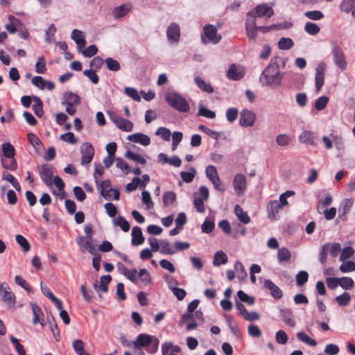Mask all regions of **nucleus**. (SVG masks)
Returning a JSON list of instances; mask_svg holds the SVG:
<instances>
[{
	"label": "nucleus",
	"instance_id": "obj_1",
	"mask_svg": "<svg viewBox=\"0 0 355 355\" xmlns=\"http://www.w3.org/2000/svg\"><path fill=\"white\" fill-rule=\"evenodd\" d=\"M277 59L271 58L268 66L261 72L259 82L263 86L275 88L281 86L285 73L280 71Z\"/></svg>",
	"mask_w": 355,
	"mask_h": 355
},
{
	"label": "nucleus",
	"instance_id": "obj_2",
	"mask_svg": "<svg viewBox=\"0 0 355 355\" xmlns=\"http://www.w3.org/2000/svg\"><path fill=\"white\" fill-rule=\"evenodd\" d=\"M132 343L135 349L140 350L141 347H146V352L153 354L158 350L159 340L155 336H150L146 334H140Z\"/></svg>",
	"mask_w": 355,
	"mask_h": 355
},
{
	"label": "nucleus",
	"instance_id": "obj_3",
	"mask_svg": "<svg viewBox=\"0 0 355 355\" xmlns=\"http://www.w3.org/2000/svg\"><path fill=\"white\" fill-rule=\"evenodd\" d=\"M165 100L173 108L180 112L186 113L190 110L189 103L178 93L171 92L167 94Z\"/></svg>",
	"mask_w": 355,
	"mask_h": 355
},
{
	"label": "nucleus",
	"instance_id": "obj_4",
	"mask_svg": "<svg viewBox=\"0 0 355 355\" xmlns=\"http://www.w3.org/2000/svg\"><path fill=\"white\" fill-rule=\"evenodd\" d=\"M331 46V53L334 58V62L341 71H345L347 67V62L345 53L341 47L336 41L330 42Z\"/></svg>",
	"mask_w": 355,
	"mask_h": 355
},
{
	"label": "nucleus",
	"instance_id": "obj_5",
	"mask_svg": "<svg viewBox=\"0 0 355 355\" xmlns=\"http://www.w3.org/2000/svg\"><path fill=\"white\" fill-rule=\"evenodd\" d=\"M201 37L204 44L211 42L216 44L221 40V36L217 34L216 28L212 24H207L204 26Z\"/></svg>",
	"mask_w": 355,
	"mask_h": 355
},
{
	"label": "nucleus",
	"instance_id": "obj_6",
	"mask_svg": "<svg viewBox=\"0 0 355 355\" xmlns=\"http://www.w3.org/2000/svg\"><path fill=\"white\" fill-rule=\"evenodd\" d=\"M107 114L110 120L119 128L120 130L125 132H130L133 128V123L128 119L120 116L118 114L112 111H108Z\"/></svg>",
	"mask_w": 355,
	"mask_h": 355
},
{
	"label": "nucleus",
	"instance_id": "obj_7",
	"mask_svg": "<svg viewBox=\"0 0 355 355\" xmlns=\"http://www.w3.org/2000/svg\"><path fill=\"white\" fill-rule=\"evenodd\" d=\"M0 294L3 302L6 304L8 309L14 308L16 303L15 294L11 291L9 285L6 282H3L0 288Z\"/></svg>",
	"mask_w": 355,
	"mask_h": 355
},
{
	"label": "nucleus",
	"instance_id": "obj_8",
	"mask_svg": "<svg viewBox=\"0 0 355 355\" xmlns=\"http://www.w3.org/2000/svg\"><path fill=\"white\" fill-rule=\"evenodd\" d=\"M37 171L44 184L47 187H51L53 184V167L51 165L44 164L37 167Z\"/></svg>",
	"mask_w": 355,
	"mask_h": 355
},
{
	"label": "nucleus",
	"instance_id": "obj_9",
	"mask_svg": "<svg viewBox=\"0 0 355 355\" xmlns=\"http://www.w3.org/2000/svg\"><path fill=\"white\" fill-rule=\"evenodd\" d=\"M326 69L327 64L323 61L320 62L315 68V84L317 92H319L324 85Z\"/></svg>",
	"mask_w": 355,
	"mask_h": 355
},
{
	"label": "nucleus",
	"instance_id": "obj_10",
	"mask_svg": "<svg viewBox=\"0 0 355 355\" xmlns=\"http://www.w3.org/2000/svg\"><path fill=\"white\" fill-rule=\"evenodd\" d=\"M81 164L86 166L89 164L94 155V148L90 143L85 142L80 147Z\"/></svg>",
	"mask_w": 355,
	"mask_h": 355
},
{
	"label": "nucleus",
	"instance_id": "obj_11",
	"mask_svg": "<svg viewBox=\"0 0 355 355\" xmlns=\"http://www.w3.org/2000/svg\"><path fill=\"white\" fill-rule=\"evenodd\" d=\"M257 116L254 112L244 109L241 112L239 124L243 127H251L254 125Z\"/></svg>",
	"mask_w": 355,
	"mask_h": 355
},
{
	"label": "nucleus",
	"instance_id": "obj_12",
	"mask_svg": "<svg viewBox=\"0 0 355 355\" xmlns=\"http://www.w3.org/2000/svg\"><path fill=\"white\" fill-rule=\"evenodd\" d=\"M234 189L237 196H242L246 190V178L243 174L237 173L233 180Z\"/></svg>",
	"mask_w": 355,
	"mask_h": 355
},
{
	"label": "nucleus",
	"instance_id": "obj_13",
	"mask_svg": "<svg viewBox=\"0 0 355 355\" xmlns=\"http://www.w3.org/2000/svg\"><path fill=\"white\" fill-rule=\"evenodd\" d=\"M318 135L314 132L310 130H304L299 136V141L301 143L313 146L318 145Z\"/></svg>",
	"mask_w": 355,
	"mask_h": 355
},
{
	"label": "nucleus",
	"instance_id": "obj_14",
	"mask_svg": "<svg viewBox=\"0 0 355 355\" xmlns=\"http://www.w3.org/2000/svg\"><path fill=\"white\" fill-rule=\"evenodd\" d=\"M245 71L242 67L232 64L227 72V77L230 80H239L243 78Z\"/></svg>",
	"mask_w": 355,
	"mask_h": 355
},
{
	"label": "nucleus",
	"instance_id": "obj_15",
	"mask_svg": "<svg viewBox=\"0 0 355 355\" xmlns=\"http://www.w3.org/2000/svg\"><path fill=\"white\" fill-rule=\"evenodd\" d=\"M167 38L172 42H178L180 38V28L176 23H171L166 30Z\"/></svg>",
	"mask_w": 355,
	"mask_h": 355
},
{
	"label": "nucleus",
	"instance_id": "obj_16",
	"mask_svg": "<svg viewBox=\"0 0 355 355\" xmlns=\"http://www.w3.org/2000/svg\"><path fill=\"white\" fill-rule=\"evenodd\" d=\"M258 17L270 18L274 15V11L272 7L268 6L266 3L259 4L255 7L254 11Z\"/></svg>",
	"mask_w": 355,
	"mask_h": 355
},
{
	"label": "nucleus",
	"instance_id": "obj_17",
	"mask_svg": "<svg viewBox=\"0 0 355 355\" xmlns=\"http://www.w3.org/2000/svg\"><path fill=\"white\" fill-rule=\"evenodd\" d=\"M127 139L132 142L140 144L143 146H148L150 144V137L143 133H135L128 135Z\"/></svg>",
	"mask_w": 355,
	"mask_h": 355
},
{
	"label": "nucleus",
	"instance_id": "obj_18",
	"mask_svg": "<svg viewBox=\"0 0 355 355\" xmlns=\"http://www.w3.org/2000/svg\"><path fill=\"white\" fill-rule=\"evenodd\" d=\"M71 39L76 42L79 51L85 48L86 40L83 33L78 29H73L71 33Z\"/></svg>",
	"mask_w": 355,
	"mask_h": 355
},
{
	"label": "nucleus",
	"instance_id": "obj_19",
	"mask_svg": "<svg viewBox=\"0 0 355 355\" xmlns=\"http://www.w3.org/2000/svg\"><path fill=\"white\" fill-rule=\"evenodd\" d=\"M264 287L270 291L271 295L275 299L282 298L283 295L282 290L270 279H266L264 281Z\"/></svg>",
	"mask_w": 355,
	"mask_h": 355
},
{
	"label": "nucleus",
	"instance_id": "obj_20",
	"mask_svg": "<svg viewBox=\"0 0 355 355\" xmlns=\"http://www.w3.org/2000/svg\"><path fill=\"white\" fill-rule=\"evenodd\" d=\"M144 240L141 229L137 226L134 227L132 230V245H139L144 242Z\"/></svg>",
	"mask_w": 355,
	"mask_h": 355
},
{
	"label": "nucleus",
	"instance_id": "obj_21",
	"mask_svg": "<svg viewBox=\"0 0 355 355\" xmlns=\"http://www.w3.org/2000/svg\"><path fill=\"white\" fill-rule=\"evenodd\" d=\"M267 208L269 218L277 220V214L279 211L283 208V207L279 204V201L274 200L268 205Z\"/></svg>",
	"mask_w": 355,
	"mask_h": 355
},
{
	"label": "nucleus",
	"instance_id": "obj_22",
	"mask_svg": "<svg viewBox=\"0 0 355 355\" xmlns=\"http://www.w3.org/2000/svg\"><path fill=\"white\" fill-rule=\"evenodd\" d=\"M98 189L100 191V193L101 196L109 200L111 198V196L110 194L109 189L111 188V182L109 180H105L101 182V183H98V185H96Z\"/></svg>",
	"mask_w": 355,
	"mask_h": 355
},
{
	"label": "nucleus",
	"instance_id": "obj_23",
	"mask_svg": "<svg viewBox=\"0 0 355 355\" xmlns=\"http://www.w3.org/2000/svg\"><path fill=\"white\" fill-rule=\"evenodd\" d=\"M31 306L32 307V311L33 313V324H37L40 322L42 326H44V324L43 323V320H41V318L44 316V314L42 313V311L41 308L37 305L36 304L31 303Z\"/></svg>",
	"mask_w": 355,
	"mask_h": 355
},
{
	"label": "nucleus",
	"instance_id": "obj_24",
	"mask_svg": "<svg viewBox=\"0 0 355 355\" xmlns=\"http://www.w3.org/2000/svg\"><path fill=\"white\" fill-rule=\"evenodd\" d=\"M279 316L288 325L291 327H294L295 325V322L293 319L291 310L288 309H281Z\"/></svg>",
	"mask_w": 355,
	"mask_h": 355
},
{
	"label": "nucleus",
	"instance_id": "obj_25",
	"mask_svg": "<svg viewBox=\"0 0 355 355\" xmlns=\"http://www.w3.org/2000/svg\"><path fill=\"white\" fill-rule=\"evenodd\" d=\"M180 352V347L174 346L171 342H165L162 345V355H168V353H175L178 354Z\"/></svg>",
	"mask_w": 355,
	"mask_h": 355
},
{
	"label": "nucleus",
	"instance_id": "obj_26",
	"mask_svg": "<svg viewBox=\"0 0 355 355\" xmlns=\"http://www.w3.org/2000/svg\"><path fill=\"white\" fill-rule=\"evenodd\" d=\"M234 213L238 219L243 224H248L250 221V218L248 213L244 211L240 205H236L234 207Z\"/></svg>",
	"mask_w": 355,
	"mask_h": 355
},
{
	"label": "nucleus",
	"instance_id": "obj_27",
	"mask_svg": "<svg viewBox=\"0 0 355 355\" xmlns=\"http://www.w3.org/2000/svg\"><path fill=\"white\" fill-rule=\"evenodd\" d=\"M137 278L144 286H148L152 282L151 275L145 268L139 270Z\"/></svg>",
	"mask_w": 355,
	"mask_h": 355
},
{
	"label": "nucleus",
	"instance_id": "obj_28",
	"mask_svg": "<svg viewBox=\"0 0 355 355\" xmlns=\"http://www.w3.org/2000/svg\"><path fill=\"white\" fill-rule=\"evenodd\" d=\"M64 99L65 101V104L69 105H75L80 103L79 96L71 92H66L64 94Z\"/></svg>",
	"mask_w": 355,
	"mask_h": 355
},
{
	"label": "nucleus",
	"instance_id": "obj_29",
	"mask_svg": "<svg viewBox=\"0 0 355 355\" xmlns=\"http://www.w3.org/2000/svg\"><path fill=\"white\" fill-rule=\"evenodd\" d=\"M112 280V277L110 275H103L100 279V286L96 284L94 285V288L98 290L100 288L103 292L107 293L108 291V284Z\"/></svg>",
	"mask_w": 355,
	"mask_h": 355
},
{
	"label": "nucleus",
	"instance_id": "obj_30",
	"mask_svg": "<svg viewBox=\"0 0 355 355\" xmlns=\"http://www.w3.org/2000/svg\"><path fill=\"white\" fill-rule=\"evenodd\" d=\"M113 224L115 226H119L121 229L127 232L130 229V225L128 221L122 216H119L116 218L113 219Z\"/></svg>",
	"mask_w": 355,
	"mask_h": 355
},
{
	"label": "nucleus",
	"instance_id": "obj_31",
	"mask_svg": "<svg viewBox=\"0 0 355 355\" xmlns=\"http://www.w3.org/2000/svg\"><path fill=\"white\" fill-rule=\"evenodd\" d=\"M194 80L198 87L203 92L209 94H211L214 92L212 86L209 83H206L200 77H196Z\"/></svg>",
	"mask_w": 355,
	"mask_h": 355
},
{
	"label": "nucleus",
	"instance_id": "obj_32",
	"mask_svg": "<svg viewBox=\"0 0 355 355\" xmlns=\"http://www.w3.org/2000/svg\"><path fill=\"white\" fill-rule=\"evenodd\" d=\"M34 104L33 110L37 117H42L44 114L43 103L37 96H33Z\"/></svg>",
	"mask_w": 355,
	"mask_h": 355
},
{
	"label": "nucleus",
	"instance_id": "obj_33",
	"mask_svg": "<svg viewBox=\"0 0 355 355\" xmlns=\"http://www.w3.org/2000/svg\"><path fill=\"white\" fill-rule=\"evenodd\" d=\"M2 153L5 157L13 158L15 155V149L10 142L3 143L2 144Z\"/></svg>",
	"mask_w": 355,
	"mask_h": 355
},
{
	"label": "nucleus",
	"instance_id": "obj_34",
	"mask_svg": "<svg viewBox=\"0 0 355 355\" xmlns=\"http://www.w3.org/2000/svg\"><path fill=\"white\" fill-rule=\"evenodd\" d=\"M227 261V257L225 253L220 250L216 252L214 257L213 264L215 266H219L221 264H225Z\"/></svg>",
	"mask_w": 355,
	"mask_h": 355
},
{
	"label": "nucleus",
	"instance_id": "obj_35",
	"mask_svg": "<svg viewBox=\"0 0 355 355\" xmlns=\"http://www.w3.org/2000/svg\"><path fill=\"white\" fill-rule=\"evenodd\" d=\"M130 10V7L125 5H121L116 7L113 10V15L115 18H121L126 15Z\"/></svg>",
	"mask_w": 355,
	"mask_h": 355
},
{
	"label": "nucleus",
	"instance_id": "obj_36",
	"mask_svg": "<svg viewBox=\"0 0 355 355\" xmlns=\"http://www.w3.org/2000/svg\"><path fill=\"white\" fill-rule=\"evenodd\" d=\"M159 252L164 254H173L175 250L166 240H162L159 242Z\"/></svg>",
	"mask_w": 355,
	"mask_h": 355
},
{
	"label": "nucleus",
	"instance_id": "obj_37",
	"mask_svg": "<svg viewBox=\"0 0 355 355\" xmlns=\"http://www.w3.org/2000/svg\"><path fill=\"white\" fill-rule=\"evenodd\" d=\"M355 0H342L339 8L341 12L349 13L354 7Z\"/></svg>",
	"mask_w": 355,
	"mask_h": 355
},
{
	"label": "nucleus",
	"instance_id": "obj_38",
	"mask_svg": "<svg viewBox=\"0 0 355 355\" xmlns=\"http://www.w3.org/2000/svg\"><path fill=\"white\" fill-rule=\"evenodd\" d=\"M8 160L4 161L2 158L1 159V162L2 167L6 170H10L12 171H16L17 168V163L15 159L13 158H7Z\"/></svg>",
	"mask_w": 355,
	"mask_h": 355
},
{
	"label": "nucleus",
	"instance_id": "obj_39",
	"mask_svg": "<svg viewBox=\"0 0 355 355\" xmlns=\"http://www.w3.org/2000/svg\"><path fill=\"white\" fill-rule=\"evenodd\" d=\"M335 300L340 306H346L351 301V295L349 293L345 292L343 294L336 297Z\"/></svg>",
	"mask_w": 355,
	"mask_h": 355
},
{
	"label": "nucleus",
	"instance_id": "obj_40",
	"mask_svg": "<svg viewBox=\"0 0 355 355\" xmlns=\"http://www.w3.org/2000/svg\"><path fill=\"white\" fill-rule=\"evenodd\" d=\"M48 323L49 324V328L51 329L54 336V338L57 341H58L60 338V331L55 322V318L53 315H51V317H48Z\"/></svg>",
	"mask_w": 355,
	"mask_h": 355
},
{
	"label": "nucleus",
	"instance_id": "obj_41",
	"mask_svg": "<svg viewBox=\"0 0 355 355\" xmlns=\"http://www.w3.org/2000/svg\"><path fill=\"white\" fill-rule=\"evenodd\" d=\"M196 174V169L193 167H191L189 171H182L180 173V176L184 182L190 183L193 181Z\"/></svg>",
	"mask_w": 355,
	"mask_h": 355
},
{
	"label": "nucleus",
	"instance_id": "obj_42",
	"mask_svg": "<svg viewBox=\"0 0 355 355\" xmlns=\"http://www.w3.org/2000/svg\"><path fill=\"white\" fill-rule=\"evenodd\" d=\"M293 46L294 42L288 37H282L278 42V48L281 50H288Z\"/></svg>",
	"mask_w": 355,
	"mask_h": 355
},
{
	"label": "nucleus",
	"instance_id": "obj_43",
	"mask_svg": "<svg viewBox=\"0 0 355 355\" xmlns=\"http://www.w3.org/2000/svg\"><path fill=\"white\" fill-rule=\"evenodd\" d=\"M124 156L125 158L135 161L141 164H146V160L144 157L130 150L126 151Z\"/></svg>",
	"mask_w": 355,
	"mask_h": 355
},
{
	"label": "nucleus",
	"instance_id": "obj_44",
	"mask_svg": "<svg viewBox=\"0 0 355 355\" xmlns=\"http://www.w3.org/2000/svg\"><path fill=\"white\" fill-rule=\"evenodd\" d=\"M304 31L311 35H315L319 33L320 28L313 22H306L304 26Z\"/></svg>",
	"mask_w": 355,
	"mask_h": 355
},
{
	"label": "nucleus",
	"instance_id": "obj_45",
	"mask_svg": "<svg viewBox=\"0 0 355 355\" xmlns=\"http://www.w3.org/2000/svg\"><path fill=\"white\" fill-rule=\"evenodd\" d=\"M176 200V195L173 191H166L163 195V204L164 207H168Z\"/></svg>",
	"mask_w": 355,
	"mask_h": 355
},
{
	"label": "nucleus",
	"instance_id": "obj_46",
	"mask_svg": "<svg viewBox=\"0 0 355 355\" xmlns=\"http://www.w3.org/2000/svg\"><path fill=\"white\" fill-rule=\"evenodd\" d=\"M297 337L298 340H300V341L311 346L314 347L317 345V342L315 341V340L311 338L306 334L302 331L298 332L297 334Z\"/></svg>",
	"mask_w": 355,
	"mask_h": 355
},
{
	"label": "nucleus",
	"instance_id": "obj_47",
	"mask_svg": "<svg viewBox=\"0 0 355 355\" xmlns=\"http://www.w3.org/2000/svg\"><path fill=\"white\" fill-rule=\"evenodd\" d=\"M237 297L241 302H245L249 305H252L255 302L254 298L253 297L249 296L241 290L237 292Z\"/></svg>",
	"mask_w": 355,
	"mask_h": 355
},
{
	"label": "nucleus",
	"instance_id": "obj_48",
	"mask_svg": "<svg viewBox=\"0 0 355 355\" xmlns=\"http://www.w3.org/2000/svg\"><path fill=\"white\" fill-rule=\"evenodd\" d=\"M291 257V252L287 248H282L278 250L277 258L279 262L288 261Z\"/></svg>",
	"mask_w": 355,
	"mask_h": 355
},
{
	"label": "nucleus",
	"instance_id": "obj_49",
	"mask_svg": "<svg viewBox=\"0 0 355 355\" xmlns=\"http://www.w3.org/2000/svg\"><path fill=\"white\" fill-rule=\"evenodd\" d=\"M340 279L339 286H340L343 288L345 290H350L354 288V280L351 277H343Z\"/></svg>",
	"mask_w": 355,
	"mask_h": 355
},
{
	"label": "nucleus",
	"instance_id": "obj_50",
	"mask_svg": "<svg viewBox=\"0 0 355 355\" xmlns=\"http://www.w3.org/2000/svg\"><path fill=\"white\" fill-rule=\"evenodd\" d=\"M296 285L297 286H303L309 278V274L306 271L301 270L296 275Z\"/></svg>",
	"mask_w": 355,
	"mask_h": 355
},
{
	"label": "nucleus",
	"instance_id": "obj_51",
	"mask_svg": "<svg viewBox=\"0 0 355 355\" xmlns=\"http://www.w3.org/2000/svg\"><path fill=\"white\" fill-rule=\"evenodd\" d=\"M330 247V243H325L321 247L320 255H319V261L322 264H324L327 262V254L329 252V249Z\"/></svg>",
	"mask_w": 355,
	"mask_h": 355
},
{
	"label": "nucleus",
	"instance_id": "obj_52",
	"mask_svg": "<svg viewBox=\"0 0 355 355\" xmlns=\"http://www.w3.org/2000/svg\"><path fill=\"white\" fill-rule=\"evenodd\" d=\"M105 62L110 71H117L120 69V64L116 60L107 58L105 60Z\"/></svg>",
	"mask_w": 355,
	"mask_h": 355
},
{
	"label": "nucleus",
	"instance_id": "obj_53",
	"mask_svg": "<svg viewBox=\"0 0 355 355\" xmlns=\"http://www.w3.org/2000/svg\"><path fill=\"white\" fill-rule=\"evenodd\" d=\"M198 130L205 132L206 135L216 140H218L220 136V132L212 130L204 125H200L198 126Z\"/></svg>",
	"mask_w": 355,
	"mask_h": 355
},
{
	"label": "nucleus",
	"instance_id": "obj_54",
	"mask_svg": "<svg viewBox=\"0 0 355 355\" xmlns=\"http://www.w3.org/2000/svg\"><path fill=\"white\" fill-rule=\"evenodd\" d=\"M234 268L238 273L239 279H243L247 277V276H248L247 272L241 262L237 261L234 263Z\"/></svg>",
	"mask_w": 355,
	"mask_h": 355
},
{
	"label": "nucleus",
	"instance_id": "obj_55",
	"mask_svg": "<svg viewBox=\"0 0 355 355\" xmlns=\"http://www.w3.org/2000/svg\"><path fill=\"white\" fill-rule=\"evenodd\" d=\"M198 114L207 119H214L216 117V114L214 111L208 110L202 105L198 106Z\"/></svg>",
	"mask_w": 355,
	"mask_h": 355
},
{
	"label": "nucleus",
	"instance_id": "obj_56",
	"mask_svg": "<svg viewBox=\"0 0 355 355\" xmlns=\"http://www.w3.org/2000/svg\"><path fill=\"white\" fill-rule=\"evenodd\" d=\"M104 173V168L101 164H95V169L94 173V178L96 185H98Z\"/></svg>",
	"mask_w": 355,
	"mask_h": 355
},
{
	"label": "nucleus",
	"instance_id": "obj_57",
	"mask_svg": "<svg viewBox=\"0 0 355 355\" xmlns=\"http://www.w3.org/2000/svg\"><path fill=\"white\" fill-rule=\"evenodd\" d=\"M215 227V223L214 221L206 218L204 223L201 225L202 232L205 234H209L213 232Z\"/></svg>",
	"mask_w": 355,
	"mask_h": 355
},
{
	"label": "nucleus",
	"instance_id": "obj_58",
	"mask_svg": "<svg viewBox=\"0 0 355 355\" xmlns=\"http://www.w3.org/2000/svg\"><path fill=\"white\" fill-rule=\"evenodd\" d=\"M304 16L311 20H320L324 17V14L320 10H310L304 13Z\"/></svg>",
	"mask_w": 355,
	"mask_h": 355
},
{
	"label": "nucleus",
	"instance_id": "obj_59",
	"mask_svg": "<svg viewBox=\"0 0 355 355\" xmlns=\"http://www.w3.org/2000/svg\"><path fill=\"white\" fill-rule=\"evenodd\" d=\"M27 137L28 141L35 149H39L40 147L42 146V141L38 138V137L34 133H28Z\"/></svg>",
	"mask_w": 355,
	"mask_h": 355
},
{
	"label": "nucleus",
	"instance_id": "obj_60",
	"mask_svg": "<svg viewBox=\"0 0 355 355\" xmlns=\"http://www.w3.org/2000/svg\"><path fill=\"white\" fill-rule=\"evenodd\" d=\"M339 269L343 273L355 271V263L352 261H347L340 265Z\"/></svg>",
	"mask_w": 355,
	"mask_h": 355
},
{
	"label": "nucleus",
	"instance_id": "obj_61",
	"mask_svg": "<svg viewBox=\"0 0 355 355\" xmlns=\"http://www.w3.org/2000/svg\"><path fill=\"white\" fill-rule=\"evenodd\" d=\"M256 17H257L254 11H250L247 13V18L245 21V28L257 27L256 24Z\"/></svg>",
	"mask_w": 355,
	"mask_h": 355
},
{
	"label": "nucleus",
	"instance_id": "obj_62",
	"mask_svg": "<svg viewBox=\"0 0 355 355\" xmlns=\"http://www.w3.org/2000/svg\"><path fill=\"white\" fill-rule=\"evenodd\" d=\"M156 135L159 136L164 141H169L170 137H171V131L164 127H160L157 128V130L155 132Z\"/></svg>",
	"mask_w": 355,
	"mask_h": 355
},
{
	"label": "nucleus",
	"instance_id": "obj_63",
	"mask_svg": "<svg viewBox=\"0 0 355 355\" xmlns=\"http://www.w3.org/2000/svg\"><path fill=\"white\" fill-rule=\"evenodd\" d=\"M15 239L17 243L21 246L24 252H28L30 250V245L24 236L17 234Z\"/></svg>",
	"mask_w": 355,
	"mask_h": 355
},
{
	"label": "nucleus",
	"instance_id": "obj_64",
	"mask_svg": "<svg viewBox=\"0 0 355 355\" xmlns=\"http://www.w3.org/2000/svg\"><path fill=\"white\" fill-rule=\"evenodd\" d=\"M35 71L38 73H44L46 71L45 59L43 56L38 58L35 64Z\"/></svg>",
	"mask_w": 355,
	"mask_h": 355
}]
</instances>
